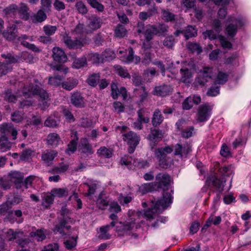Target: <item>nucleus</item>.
<instances>
[{"instance_id": "1", "label": "nucleus", "mask_w": 251, "mask_h": 251, "mask_svg": "<svg viewBox=\"0 0 251 251\" xmlns=\"http://www.w3.org/2000/svg\"><path fill=\"white\" fill-rule=\"evenodd\" d=\"M172 203L170 195L165 194L163 197L159 199L155 204L144 211V217L148 220H151L168 207Z\"/></svg>"}, {"instance_id": "2", "label": "nucleus", "mask_w": 251, "mask_h": 251, "mask_svg": "<svg viewBox=\"0 0 251 251\" xmlns=\"http://www.w3.org/2000/svg\"><path fill=\"white\" fill-rule=\"evenodd\" d=\"M0 132L2 134L0 137V150L4 152L11 149L12 143L8 140H15L18 132L15 129L7 124H2L1 126Z\"/></svg>"}, {"instance_id": "3", "label": "nucleus", "mask_w": 251, "mask_h": 251, "mask_svg": "<svg viewBox=\"0 0 251 251\" xmlns=\"http://www.w3.org/2000/svg\"><path fill=\"white\" fill-rule=\"evenodd\" d=\"M173 147L169 145L155 150V156L157 158L160 167L167 169L171 167L173 163V159L168 156V154L173 152Z\"/></svg>"}, {"instance_id": "4", "label": "nucleus", "mask_w": 251, "mask_h": 251, "mask_svg": "<svg viewBox=\"0 0 251 251\" xmlns=\"http://www.w3.org/2000/svg\"><path fill=\"white\" fill-rule=\"evenodd\" d=\"M155 183L157 188L163 190V196L165 194L170 195L172 198V201H173V197L172 195L174 193V191L170 187V176L167 173H159L155 176Z\"/></svg>"}, {"instance_id": "5", "label": "nucleus", "mask_w": 251, "mask_h": 251, "mask_svg": "<svg viewBox=\"0 0 251 251\" xmlns=\"http://www.w3.org/2000/svg\"><path fill=\"white\" fill-rule=\"evenodd\" d=\"M228 170V167L225 166L223 168H219L218 172L220 175L225 176ZM206 181L209 184H211L212 186L216 188L217 191L220 192V193H223L226 182L224 177L219 178L218 176L214 175L208 177Z\"/></svg>"}, {"instance_id": "6", "label": "nucleus", "mask_w": 251, "mask_h": 251, "mask_svg": "<svg viewBox=\"0 0 251 251\" xmlns=\"http://www.w3.org/2000/svg\"><path fill=\"white\" fill-rule=\"evenodd\" d=\"M23 95L24 97L30 98L34 96H38L42 101L47 100L49 98L48 93L37 85L29 84L25 86L23 91Z\"/></svg>"}, {"instance_id": "7", "label": "nucleus", "mask_w": 251, "mask_h": 251, "mask_svg": "<svg viewBox=\"0 0 251 251\" xmlns=\"http://www.w3.org/2000/svg\"><path fill=\"white\" fill-rule=\"evenodd\" d=\"M58 222L55 225L53 231L54 233H59L62 236L66 238L67 236L70 235V232L67 233L65 232V230H69L71 228L70 225L72 223V220L69 216L65 217H58Z\"/></svg>"}, {"instance_id": "8", "label": "nucleus", "mask_w": 251, "mask_h": 251, "mask_svg": "<svg viewBox=\"0 0 251 251\" xmlns=\"http://www.w3.org/2000/svg\"><path fill=\"white\" fill-rule=\"evenodd\" d=\"M63 40L65 46L70 50L80 49L87 43L88 41L86 37L73 39L68 34L63 35Z\"/></svg>"}, {"instance_id": "9", "label": "nucleus", "mask_w": 251, "mask_h": 251, "mask_svg": "<svg viewBox=\"0 0 251 251\" xmlns=\"http://www.w3.org/2000/svg\"><path fill=\"white\" fill-rule=\"evenodd\" d=\"M227 22L226 32L228 37L232 38L236 34L238 28L243 26L244 23L241 19L232 17L228 18Z\"/></svg>"}, {"instance_id": "10", "label": "nucleus", "mask_w": 251, "mask_h": 251, "mask_svg": "<svg viewBox=\"0 0 251 251\" xmlns=\"http://www.w3.org/2000/svg\"><path fill=\"white\" fill-rule=\"evenodd\" d=\"M174 148V154L178 156L181 160L186 159L189 154L192 152V146L190 144H176L175 146H171Z\"/></svg>"}, {"instance_id": "11", "label": "nucleus", "mask_w": 251, "mask_h": 251, "mask_svg": "<svg viewBox=\"0 0 251 251\" xmlns=\"http://www.w3.org/2000/svg\"><path fill=\"white\" fill-rule=\"evenodd\" d=\"M123 140L128 145V151L129 153H132L137 146L139 144L140 138L133 131H130L123 135Z\"/></svg>"}, {"instance_id": "12", "label": "nucleus", "mask_w": 251, "mask_h": 251, "mask_svg": "<svg viewBox=\"0 0 251 251\" xmlns=\"http://www.w3.org/2000/svg\"><path fill=\"white\" fill-rule=\"evenodd\" d=\"M213 76L212 69L205 68L203 70L200 72L198 77L195 79V83L201 86H203L207 82H211L213 81Z\"/></svg>"}, {"instance_id": "13", "label": "nucleus", "mask_w": 251, "mask_h": 251, "mask_svg": "<svg viewBox=\"0 0 251 251\" xmlns=\"http://www.w3.org/2000/svg\"><path fill=\"white\" fill-rule=\"evenodd\" d=\"M212 107L208 103L200 105L198 109L197 120L199 122L206 121L211 116Z\"/></svg>"}, {"instance_id": "14", "label": "nucleus", "mask_w": 251, "mask_h": 251, "mask_svg": "<svg viewBox=\"0 0 251 251\" xmlns=\"http://www.w3.org/2000/svg\"><path fill=\"white\" fill-rule=\"evenodd\" d=\"M163 137V134L161 130L157 128H151L150 133L148 136L150 146L151 148L155 147Z\"/></svg>"}, {"instance_id": "15", "label": "nucleus", "mask_w": 251, "mask_h": 251, "mask_svg": "<svg viewBox=\"0 0 251 251\" xmlns=\"http://www.w3.org/2000/svg\"><path fill=\"white\" fill-rule=\"evenodd\" d=\"M201 101V98L199 95H193L186 98L182 103V107L184 110H190L194 104L198 105Z\"/></svg>"}, {"instance_id": "16", "label": "nucleus", "mask_w": 251, "mask_h": 251, "mask_svg": "<svg viewBox=\"0 0 251 251\" xmlns=\"http://www.w3.org/2000/svg\"><path fill=\"white\" fill-rule=\"evenodd\" d=\"M70 100L72 105L76 108H81L85 107L84 98L79 92L76 91L72 93L70 97Z\"/></svg>"}, {"instance_id": "17", "label": "nucleus", "mask_w": 251, "mask_h": 251, "mask_svg": "<svg viewBox=\"0 0 251 251\" xmlns=\"http://www.w3.org/2000/svg\"><path fill=\"white\" fill-rule=\"evenodd\" d=\"M6 176L12 181V183L15 184L17 189L21 188L24 178L22 173L18 171H11Z\"/></svg>"}, {"instance_id": "18", "label": "nucleus", "mask_w": 251, "mask_h": 251, "mask_svg": "<svg viewBox=\"0 0 251 251\" xmlns=\"http://www.w3.org/2000/svg\"><path fill=\"white\" fill-rule=\"evenodd\" d=\"M2 35L5 39L8 41H12L18 37V30L17 26L13 24L7 27Z\"/></svg>"}, {"instance_id": "19", "label": "nucleus", "mask_w": 251, "mask_h": 251, "mask_svg": "<svg viewBox=\"0 0 251 251\" xmlns=\"http://www.w3.org/2000/svg\"><path fill=\"white\" fill-rule=\"evenodd\" d=\"M52 56L54 61L59 63H64L67 61V56L65 52L59 47L53 48Z\"/></svg>"}, {"instance_id": "20", "label": "nucleus", "mask_w": 251, "mask_h": 251, "mask_svg": "<svg viewBox=\"0 0 251 251\" xmlns=\"http://www.w3.org/2000/svg\"><path fill=\"white\" fill-rule=\"evenodd\" d=\"M102 20L96 15H92L88 19L87 26L92 30H96L101 26Z\"/></svg>"}, {"instance_id": "21", "label": "nucleus", "mask_w": 251, "mask_h": 251, "mask_svg": "<svg viewBox=\"0 0 251 251\" xmlns=\"http://www.w3.org/2000/svg\"><path fill=\"white\" fill-rule=\"evenodd\" d=\"M172 92V88L169 85H162L156 86L153 91V94L160 97H166L170 95Z\"/></svg>"}, {"instance_id": "22", "label": "nucleus", "mask_w": 251, "mask_h": 251, "mask_svg": "<svg viewBox=\"0 0 251 251\" xmlns=\"http://www.w3.org/2000/svg\"><path fill=\"white\" fill-rule=\"evenodd\" d=\"M46 13L45 10L41 8L30 16V20L34 24L42 23L47 19Z\"/></svg>"}, {"instance_id": "23", "label": "nucleus", "mask_w": 251, "mask_h": 251, "mask_svg": "<svg viewBox=\"0 0 251 251\" xmlns=\"http://www.w3.org/2000/svg\"><path fill=\"white\" fill-rule=\"evenodd\" d=\"M111 201L110 199L106 196L102 191L99 195L97 204L99 209L105 210L109 205Z\"/></svg>"}, {"instance_id": "24", "label": "nucleus", "mask_w": 251, "mask_h": 251, "mask_svg": "<svg viewBox=\"0 0 251 251\" xmlns=\"http://www.w3.org/2000/svg\"><path fill=\"white\" fill-rule=\"evenodd\" d=\"M156 26L148 25L146 26V30L144 32V36L146 42H149L151 40L154 35H156Z\"/></svg>"}, {"instance_id": "25", "label": "nucleus", "mask_w": 251, "mask_h": 251, "mask_svg": "<svg viewBox=\"0 0 251 251\" xmlns=\"http://www.w3.org/2000/svg\"><path fill=\"white\" fill-rule=\"evenodd\" d=\"M18 13L19 14L20 17L22 19L26 21L30 18L29 8L26 4L21 3L19 6H18Z\"/></svg>"}, {"instance_id": "26", "label": "nucleus", "mask_w": 251, "mask_h": 251, "mask_svg": "<svg viewBox=\"0 0 251 251\" xmlns=\"http://www.w3.org/2000/svg\"><path fill=\"white\" fill-rule=\"evenodd\" d=\"M78 80L74 78H68L62 82V87L66 90L71 91L75 88L78 84Z\"/></svg>"}, {"instance_id": "27", "label": "nucleus", "mask_w": 251, "mask_h": 251, "mask_svg": "<svg viewBox=\"0 0 251 251\" xmlns=\"http://www.w3.org/2000/svg\"><path fill=\"white\" fill-rule=\"evenodd\" d=\"M60 123V120L58 117L54 115H50L45 120L44 125L45 126L52 128H57Z\"/></svg>"}, {"instance_id": "28", "label": "nucleus", "mask_w": 251, "mask_h": 251, "mask_svg": "<svg viewBox=\"0 0 251 251\" xmlns=\"http://www.w3.org/2000/svg\"><path fill=\"white\" fill-rule=\"evenodd\" d=\"M164 117L159 109H155L153 113L151 120L152 125L153 127H157L159 126L163 121Z\"/></svg>"}, {"instance_id": "29", "label": "nucleus", "mask_w": 251, "mask_h": 251, "mask_svg": "<svg viewBox=\"0 0 251 251\" xmlns=\"http://www.w3.org/2000/svg\"><path fill=\"white\" fill-rule=\"evenodd\" d=\"M42 205L48 208L53 203L54 197L51 194V192L50 193H44L42 195Z\"/></svg>"}, {"instance_id": "30", "label": "nucleus", "mask_w": 251, "mask_h": 251, "mask_svg": "<svg viewBox=\"0 0 251 251\" xmlns=\"http://www.w3.org/2000/svg\"><path fill=\"white\" fill-rule=\"evenodd\" d=\"M47 141L48 145L56 147L61 141V139L58 134L53 132L50 133L48 135Z\"/></svg>"}, {"instance_id": "31", "label": "nucleus", "mask_w": 251, "mask_h": 251, "mask_svg": "<svg viewBox=\"0 0 251 251\" xmlns=\"http://www.w3.org/2000/svg\"><path fill=\"white\" fill-rule=\"evenodd\" d=\"M113 152V150L112 149L107 148L103 146L97 150V154L99 156L109 158L112 156Z\"/></svg>"}, {"instance_id": "32", "label": "nucleus", "mask_w": 251, "mask_h": 251, "mask_svg": "<svg viewBox=\"0 0 251 251\" xmlns=\"http://www.w3.org/2000/svg\"><path fill=\"white\" fill-rule=\"evenodd\" d=\"M57 153L55 151H50L42 154V160L49 166L56 156Z\"/></svg>"}, {"instance_id": "33", "label": "nucleus", "mask_w": 251, "mask_h": 251, "mask_svg": "<svg viewBox=\"0 0 251 251\" xmlns=\"http://www.w3.org/2000/svg\"><path fill=\"white\" fill-rule=\"evenodd\" d=\"M100 78V73H94L88 76L86 82L89 85L95 87L98 85Z\"/></svg>"}, {"instance_id": "34", "label": "nucleus", "mask_w": 251, "mask_h": 251, "mask_svg": "<svg viewBox=\"0 0 251 251\" xmlns=\"http://www.w3.org/2000/svg\"><path fill=\"white\" fill-rule=\"evenodd\" d=\"M84 184L88 187V192L85 196H91L95 194L98 186V183L96 181L88 180Z\"/></svg>"}, {"instance_id": "35", "label": "nucleus", "mask_w": 251, "mask_h": 251, "mask_svg": "<svg viewBox=\"0 0 251 251\" xmlns=\"http://www.w3.org/2000/svg\"><path fill=\"white\" fill-rule=\"evenodd\" d=\"M79 147V150L87 156L94 153L92 145L88 143H81Z\"/></svg>"}, {"instance_id": "36", "label": "nucleus", "mask_w": 251, "mask_h": 251, "mask_svg": "<svg viewBox=\"0 0 251 251\" xmlns=\"http://www.w3.org/2000/svg\"><path fill=\"white\" fill-rule=\"evenodd\" d=\"M197 35V30L195 26L188 25L184 30V36L186 40L195 37Z\"/></svg>"}, {"instance_id": "37", "label": "nucleus", "mask_w": 251, "mask_h": 251, "mask_svg": "<svg viewBox=\"0 0 251 251\" xmlns=\"http://www.w3.org/2000/svg\"><path fill=\"white\" fill-rule=\"evenodd\" d=\"M87 65V59L84 56L75 58L72 64V66L74 68L80 69L82 67Z\"/></svg>"}, {"instance_id": "38", "label": "nucleus", "mask_w": 251, "mask_h": 251, "mask_svg": "<svg viewBox=\"0 0 251 251\" xmlns=\"http://www.w3.org/2000/svg\"><path fill=\"white\" fill-rule=\"evenodd\" d=\"M1 56L5 59V63H7L9 65L11 64H15L18 62V57L14 55L11 53H3L1 54Z\"/></svg>"}, {"instance_id": "39", "label": "nucleus", "mask_w": 251, "mask_h": 251, "mask_svg": "<svg viewBox=\"0 0 251 251\" xmlns=\"http://www.w3.org/2000/svg\"><path fill=\"white\" fill-rule=\"evenodd\" d=\"M63 79L62 76L58 75H54L53 76L49 77L48 83L53 86H58L60 85H62Z\"/></svg>"}, {"instance_id": "40", "label": "nucleus", "mask_w": 251, "mask_h": 251, "mask_svg": "<svg viewBox=\"0 0 251 251\" xmlns=\"http://www.w3.org/2000/svg\"><path fill=\"white\" fill-rule=\"evenodd\" d=\"M114 69L116 73L121 77L128 78H130V74L128 73L127 70L125 68L117 65L114 66Z\"/></svg>"}, {"instance_id": "41", "label": "nucleus", "mask_w": 251, "mask_h": 251, "mask_svg": "<svg viewBox=\"0 0 251 251\" xmlns=\"http://www.w3.org/2000/svg\"><path fill=\"white\" fill-rule=\"evenodd\" d=\"M18 5L16 4H11L4 10L5 14L9 17H14L18 13Z\"/></svg>"}, {"instance_id": "42", "label": "nucleus", "mask_w": 251, "mask_h": 251, "mask_svg": "<svg viewBox=\"0 0 251 251\" xmlns=\"http://www.w3.org/2000/svg\"><path fill=\"white\" fill-rule=\"evenodd\" d=\"M12 184V181H10L7 176H4L0 178V188L4 190L10 189Z\"/></svg>"}, {"instance_id": "43", "label": "nucleus", "mask_w": 251, "mask_h": 251, "mask_svg": "<svg viewBox=\"0 0 251 251\" xmlns=\"http://www.w3.org/2000/svg\"><path fill=\"white\" fill-rule=\"evenodd\" d=\"M51 194L54 197L62 198L68 195V190L67 188H54L51 190Z\"/></svg>"}, {"instance_id": "44", "label": "nucleus", "mask_w": 251, "mask_h": 251, "mask_svg": "<svg viewBox=\"0 0 251 251\" xmlns=\"http://www.w3.org/2000/svg\"><path fill=\"white\" fill-rule=\"evenodd\" d=\"M78 140V137H76L75 138H74L69 142L68 145V148L66 150V153L70 154V152L74 153L76 151Z\"/></svg>"}, {"instance_id": "45", "label": "nucleus", "mask_w": 251, "mask_h": 251, "mask_svg": "<svg viewBox=\"0 0 251 251\" xmlns=\"http://www.w3.org/2000/svg\"><path fill=\"white\" fill-rule=\"evenodd\" d=\"M87 3L93 8L99 12L103 11L104 6L97 0H86Z\"/></svg>"}, {"instance_id": "46", "label": "nucleus", "mask_w": 251, "mask_h": 251, "mask_svg": "<svg viewBox=\"0 0 251 251\" xmlns=\"http://www.w3.org/2000/svg\"><path fill=\"white\" fill-rule=\"evenodd\" d=\"M126 32L125 26L121 24H118L114 30L115 36L118 38L124 37L126 35Z\"/></svg>"}, {"instance_id": "47", "label": "nucleus", "mask_w": 251, "mask_h": 251, "mask_svg": "<svg viewBox=\"0 0 251 251\" xmlns=\"http://www.w3.org/2000/svg\"><path fill=\"white\" fill-rule=\"evenodd\" d=\"M20 233L14 231L12 229H8L5 232V235L8 241H12L15 239H18V236Z\"/></svg>"}, {"instance_id": "48", "label": "nucleus", "mask_w": 251, "mask_h": 251, "mask_svg": "<svg viewBox=\"0 0 251 251\" xmlns=\"http://www.w3.org/2000/svg\"><path fill=\"white\" fill-rule=\"evenodd\" d=\"M187 47L188 49L193 53L196 52L198 54H200L202 51L199 44L196 43L189 42Z\"/></svg>"}, {"instance_id": "49", "label": "nucleus", "mask_w": 251, "mask_h": 251, "mask_svg": "<svg viewBox=\"0 0 251 251\" xmlns=\"http://www.w3.org/2000/svg\"><path fill=\"white\" fill-rule=\"evenodd\" d=\"M77 236H73L71 239L66 240L64 242V244L65 248L68 250H72L73 248L75 247L77 244Z\"/></svg>"}, {"instance_id": "50", "label": "nucleus", "mask_w": 251, "mask_h": 251, "mask_svg": "<svg viewBox=\"0 0 251 251\" xmlns=\"http://www.w3.org/2000/svg\"><path fill=\"white\" fill-rule=\"evenodd\" d=\"M30 235L38 241H42L46 238V235L41 229H38L35 232H31Z\"/></svg>"}, {"instance_id": "51", "label": "nucleus", "mask_w": 251, "mask_h": 251, "mask_svg": "<svg viewBox=\"0 0 251 251\" xmlns=\"http://www.w3.org/2000/svg\"><path fill=\"white\" fill-rule=\"evenodd\" d=\"M228 77V75L227 74L220 72L217 76L215 82L219 84H224L227 81Z\"/></svg>"}, {"instance_id": "52", "label": "nucleus", "mask_w": 251, "mask_h": 251, "mask_svg": "<svg viewBox=\"0 0 251 251\" xmlns=\"http://www.w3.org/2000/svg\"><path fill=\"white\" fill-rule=\"evenodd\" d=\"M162 17L163 20L166 22H172L175 20V15L168 10H162Z\"/></svg>"}, {"instance_id": "53", "label": "nucleus", "mask_w": 251, "mask_h": 251, "mask_svg": "<svg viewBox=\"0 0 251 251\" xmlns=\"http://www.w3.org/2000/svg\"><path fill=\"white\" fill-rule=\"evenodd\" d=\"M175 39L173 36L166 37L163 42V45L168 49H172L174 46Z\"/></svg>"}, {"instance_id": "54", "label": "nucleus", "mask_w": 251, "mask_h": 251, "mask_svg": "<svg viewBox=\"0 0 251 251\" xmlns=\"http://www.w3.org/2000/svg\"><path fill=\"white\" fill-rule=\"evenodd\" d=\"M57 28L56 26L49 25H44L43 28L45 34L50 36L53 35L57 30Z\"/></svg>"}, {"instance_id": "55", "label": "nucleus", "mask_w": 251, "mask_h": 251, "mask_svg": "<svg viewBox=\"0 0 251 251\" xmlns=\"http://www.w3.org/2000/svg\"><path fill=\"white\" fill-rule=\"evenodd\" d=\"M75 6L78 11V12L82 15L86 14L88 12V9L82 1H79L75 3Z\"/></svg>"}, {"instance_id": "56", "label": "nucleus", "mask_w": 251, "mask_h": 251, "mask_svg": "<svg viewBox=\"0 0 251 251\" xmlns=\"http://www.w3.org/2000/svg\"><path fill=\"white\" fill-rule=\"evenodd\" d=\"M157 188L155 182L147 183L142 186V191L144 193H147L155 190Z\"/></svg>"}, {"instance_id": "57", "label": "nucleus", "mask_w": 251, "mask_h": 251, "mask_svg": "<svg viewBox=\"0 0 251 251\" xmlns=\"http://www.w3.org/2000/svg\"><path fill=\"white\" fill-rule=\"evenodd\" d=\"M111 86V96L114 100H117L119 97V89L118 87L117 84L115 82H112Z\"/></svg>"}, {"instance_id": "58", "label": "nucleus", "mask_w": 251, "mask_h": 251, "mask_svg": "<svg viewBox=\"0 0 251 251\" xmlns=\"http://www.w3.org/2000/svg\"><path fill=\"white\" fill-rule=\"evenodd\" d=\"M11 70L12 67L7 63L0 62V76L6 75Z\"/></svg>"}, {"instance_id": "59", "label": "nucleus", "mask_w": 251, "mask_h": 251, "mask_svg": "<svg viewBox=\"0 0 251 251\" xmlns=\"http://www.w3.org/2000/svg\"><path fill=\"white\" fill-rule=\"evenodd\" d=\"M109 211L111 212L118 213L121 211V208L118 202L111 201L109 204Z\"/></svg>"}, {"instance_id": "60", "label": "nucleus", "mask_w": 251, "mask_h": 251, "mask_svg": "<svg viewBox=\"0 0 251 251\" xmlns=\"http://www.w3.org/2000/svg\"><path fill=\"white\" fill-rule=\"evenodd\" d=\"M69 168V165L67 164H60L58 166L55 167L50 171L52 174L53 173H63L65 172Z\"/></svg>"}, {"instance_id": "61", "label": "nucleus", "mask_w": 251, "mask_h": 251, "mask_svg": "<svg viewBox=\"0 0 251 251\" xmlns=\"http://www.w3.org/2000/svg\"><path fill=\"white\" fill-rule=\"evenodd\" d=\"M123 229L124 230V234H127V232L130 231L134 227L135 223L133 222L126 221L122 223Z\"/></svg>"}, {"instance_id": "62", "label": "nucleus", "mask_w": 251, "mask_h": 251, "mask_svg": "<svg viewBox=\"0 0 251 251\" xmlns=\"http://www.w3.org/2000/svg\"><path fill=\"white\" fill-rule=\"evenodd\" d=\"M41 8L47 12L51 11V0H41Z\"/></svg>"}, {"instance_id": "63", "label": "nucleus", "mask_w": 251, "mask_h": 251, "mask_svg": "<svg viewBox=\"0 0 251 251\" xmlns=\"http://www.w3.org/2000/svg\"><path fill=\"white\" fill-rule=\"evenodd\" d=\"M4 95V99L9 102H14L17 100V97L12 94L11 89H8Z\"/></svg>"}, {"instance_id": "64", "label": "nucleus", "mask_w": 251, "mask_h": 251, "mask_svg": "<svg viewBox=\"0 0 251 251\" xmlns=\"http://www.w3.org/2000/svg\"><path fill=\"white\" fill-rule=\"evenodd\" d=\"M182 75V80L186 81L188 79L192 77L191 71L188 68H181L180 70Z\"/></svg>"}]
</instances>
